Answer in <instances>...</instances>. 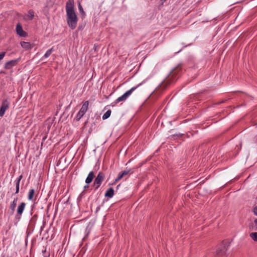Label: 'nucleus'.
Masks as SVG:
<instances>
[{
	"mask_svg": "<svg viewBox=\"0 0 257 257\" xmlns=\"http://www.w3.org/2000/svg\"><path fill=\"white\" fill-rule=\"evenodd\" d=\"M88 187V184H87L84 187V188L85 189Z\"/></svg>",
	"mask_w": 257,
	"mask_h": 257,
	"instance_id": "nucleus-29",
	"label": "nucleus"
},
{
	"mask_svg": "<svg viewBox=\"0 0 257 257\" xmlns=\"http://www.w3.org/2000/svg\"><path fill=\"white\" fill-rule=\"evenodd\" d=\"M181 70L182 68L180 65L177 66L172 70L166 80L164 81L166 87L174 83L179 78L181 74Z\"/></svg>",
	"mask_w": 257,
	"mask_h": 257,
	"instance_id": "nucleus-2",
	"label": "nucleus"
},
{
	"mask_svg": "<svg viewBox=\"0 0 257 257\" xmlns=\"http://www.w3.org/2000/svg\"><path fill=\"white\" fill-rule=\"evenodd\" d=\"M78 9H79L80 13L82 15H85V12L83 11V8H82V6L81 5L80 3H79L78 5Z\"/></svg>",
	"mask_w": 257,
	"mask_h": 257,
	"instance_id": "nucleus-23",
	"label": "nucleus"
},
{
	"mask_svg": "<svg viewBox=\"0 0 257 257\" xmlns=\"http://www.w3.org/2000/svg\"><path fill=\"white\" fill-rule=\"evenodd\" d=\"M104 178L105 175L103 172H100L98 173L93 183V186L94 187L95 190H97L99 188Z\"/></svg>",
	"mask_w": 257,
	"mask_h": 257,
	"instance_id": "nucleus-5",
	"label": "nucleus"
},
{
	"mask_svg": "<svg viewBox=\"0 0 257 257\" xmlns=\"http://www.w3.org/2000/svg\"><path fill=\"white\" fill-rule=\"evenodd\" d=\"M16 30L17 34L21 37H26L27 36V33L23 30L22 26L20 23H18L17 24Z\"/></svg>",
	"mask_w": 257,
	"mask_h": 257,
	"instance_id": "nucleus-10",
	"label": "nucleus"
},
{
	"mask_svg": "<svg viewBox=\"0 0 257 257\" xmlns=\"http://www.w3.org/2000/svg\"><path fill=\"white\" fill-rule=\"evenodd\" d=\"M181 135H174L173 136H177V137H179V136H181Z\"/></svg>",
	"mask_w": 257,
	"mask_h": 257,
	"instance_id": "nucleus-31",
	"label": "nucleus"
},
{
	"mask_svg": "<svg viewBox=\"0 0 257 257\" xmlns=\"http://www.w3.org/2000/svg\"><path fill=\"white\" fill-rule=\"evenodd\" d=\"M132 171V170H125L123 171L120 172L118 174L117 178L115 179L114 183L118 182L119 180H120L123 177L127 175L128 173Z\"/></svg>",
	"mask_w": 257,
	"mask_h": 257,
	"instance_id": "nucleus-11",
	"label": "nucleus"
},
{
	"mask_svg": "<svg viewBox=\"0 0 257 257\" xmlns=\"http://www.w3.org/2000/svg\"><path fill=\"white\" fill-rule=\"evenodd\" d=\"M53 52V48H51L49 50H48L45 53V54H44L43 57L44 58H48L49 56L51 55V54H52Z\"/></svg>",
	"mask_w": 257,
	"mask_h": 257,
	"instance_id": "nucleus-21",
	"label": "nucleus"
},
{
	"mask_svg": "<svg viewBox=\"0 0 257 257\" xmlns=\"http://www.w3.org/2000/svg\"><path fill=\"white\" fill-rule=\"evenodd\" d=\"M27 17V19L29 20H32L34 18V12L32 10H30L28 11Z\"/></svg>",
	"mask_w": 257,
	"mask_h": 257,
	"instance_id": "nucleus-17",
	"label": "nucleus"
},
{
	"mask_svg": "<svg viewBox=\"0 0 257 257\" xmlns=\"http://www.w3.org/2000/svg\"><path fill=\"white\" fill-rule=\"evenodd\" d=\"M21 58L19 57L18 59L12 60L9 61L5 63L4 68L7 70H9L12 69L13 67L16 66L19 61L20 60Z\"/></svg>",
	"mask_w": 257,
	"mask_h": 257,
	"instance_id": "nucleus-8",
	"label": "nucleus"
},
{
	"mask_svg": "<svg viewBox=\"0 0 257 257\" xmlns=\"http://www.w3.org/2000/svg\"><path fill=\"white\" fill-rule=\"evenodd\" d=\"M111 110H108L102 116V119L103 120L107 119L111 114Z\"/></svg>",
	"mask_w": 257,
	"mask_h": 257,
	"instance_id": "nucleus-19",
	"label": "nucleus"
},
{
	"mask_svg": "<svg viewBox=\"0 0 257 257\" xmlns=\"http://www.w3.org/2000/svg\"><path fill=\"white\" fill-rule=\"evenodd\" d=\"M23 176L22 175H21L15 181V185H16V192L15 194H18L20 190V184L21 180L23 178Z\"/></svg>",
	"mask_w": 257,
	"mask_h": 257,
	"instance_id": "nucleus-12",
	"label": "nucleus"
},
{
	"mask_svg": "<svg viewBox=\"0 0 257 257\" xmlns=\"http://www.w3.org/2000/svg\"><path fill=\"white\" fill-rule=\"evenodd\" d=\"M254 142L255 143L257 144V135L254 138Z\"/></svg>",
	"mask_w": 257,
	"mask_h": 257,
	"instance_id": "nucleus-27",
	"label": "nucleus"
},
{
	"mask_svg": "<svg viewBox=\"0 0 257 257\" xmlns=\"http://www.w3.org/2000/svg\"><path fill=\"white\" fill-rule=\"evenodd\" d=\"M229 246L227 241H223L216 250V254L218 256H223L226 254V251L227 250V248Z\"/></svg>",
	"mask_w": 257,
	"mask_h": 257,
	"instance_id": "nucleus-6",
	"label": "nucleus"
},
{
	"mask_svg": "<svg viewBox=\"0 0 257 257\" xmlns=\"http://www.w3.org/2000/svg\"><path fill=\"white\" fill-rule=\"evenodd\" d=\"M26 206V203L22 202L19 206L17 210V214H16L15 217L17 219H20L21 217L22 214L25 209Z\"/></svg>",
	"mask_w": 257,
	"mask_h": 257,
	"instance_id": "nucleus-9",
	"label": "nucleus"
},
{
	"mask_svg": "<svg viewBox=\"0 0 257 257\" xmlns=\"http://www.w3.org/2000/svg\"><path fill=\"white\" fill-rule=\"evenodd\" d=\"M10 104V103L8 99H5L3 101L0 108V117L4 116L6 111L9 108Z\"/></svg>",
	"mask_w": 257,
	"mask_h": 257,
	"instance_id": "nucleus-7",
	"label": "nucleus"
},
{
	"mask_svg": "<svg viewBox=\"0 0 257 257\" xmlns=\"http://www.w3.org/2000/svg\"><path fill=\"white\" fill-rule=\"evenodd\" d=\"M20 44L22 47L26 50H30L33 48V45L29 42L23 41Z\"/></svg>",
	"mask_w": 257,
	"mask_h": 257,
	"instance_id": "nucleus-15",
	"label": "nucleus"
},
{
	"mask_svg": "<svg viewBox=\"0 0 257 257\" xmlns=\"http://www.w3.org/2000/svg\"><path fill=\"white\" fill-rule=\"evenodd\" d=\"M47 138V136H45L43 138V140H42V142L41 143V145L42 146L43 143H44V141L45 140V139H46Z\"/></svg>",
	"mask_w": 257,
	"mask_h": 257,
	"instance_id": "nucleus-26",
	"label": "nucleus"
},
{
	"mask_svg": "<svg viewBox=\"0 0 257 257\" xmlns=\"http://www.w3.org/2000/svg\"><path fill=\"white\" fill-rule=\"evenodd\" d=\"M43 254L44 257H49L50 253L49 251H47L46 249L42 250Z\"/></svg>",
	"mask_w": 257,
	"mask_h": 257,
	"instance_id": "nucleus-22",
	"label": "nucleus"
},
{
	"mask_svg": "<svg viewBox=\"0 0 257 257\" xmlns=\"http://www.w3.org/2000/svg\"><path fill=\"white\" fill-rule=\"evenodd\" d=\"M115 105H116V104H114V101L113 102L111 103V105L112 106H115Z\"/></svg>",
	"mask_w": 257,
	"mask_h": 257,
	"instance_id": "nucleus-30",
	"label": "nucleus"
},
{
	"mask_svg": "<svg viewBox=\"0 0 257 257\" xmlns=\"http://www.w3.org/2000/svg\"><path fill=\"white\" fill-rule=\"evenodd\" d=\"M94 177V173L93 171L89 173L86 179H85V183L87 184H89L93 180Z\"/></svg>",
	"mask_w": 257,
	"mask_h": 257,
	"instance_id": "nucleus-13",
	"label": "nucleus"
},
{
	"mask_svg": "<svg viewBox=\"0 0 257 257\" xmlns=\"http://www.w3.org/2000/svg\"><path fill=\"white\" fill-rule=\"evenodd\" d=\"M89 101H85L83 102L81 108L80 110L77 113L74 119L78 121L80 120V119L84 116L85 113L87 112L89 105Z\"/></svg>",
	"mask_w": 257,
	"mask_h": 257,
	"instance_id": "nucleus-4",
	"label": "nucleus"
},
{
	"mask_svg": "<svg viewBox=\"0 0 257 257\" xmlns=\"http://www.w3.org/2000/svg\"><path fill=\"white\" fill-rule=\"evenodd\" d=\"M35 194V190L34 189H32L29 191L28 194V199L30 200H32L34 197V195Z\"/></svg>",
	"mask_w": 257,
	"mask_h": 257,
	"instance_id": "nucleus-18",
	"label": "nucleus"
},
{
	"mask_svg": "<svg viewBox=\"0 0 257 257\" xmlns=\"http://www.w3.org/2000/svg\"><path fill=\"white\" fill-rule=\"evenodd\" d=\"M114 194V191L113 188L110 187L106 190V191L105 193V197H108L109 198H111L113 196Z\"/></svg>",
	"mask_w": 257,
	"mask_h": 257,
	"instance_id": "nucleus-14",
	"label": "nucleus"
},
{
	"mask_svg": "<svg viewBox=\"0 0 257 257\" xmlns=\"http://www.w3.org/2000/svg\"><path fill=\"white\" fill-rule=\"evenodd\" d=\"M249 236L253 241L257 242V232H252V233H250Z\"/></svg>",
	"mask_w": 257,
	"mask_h": 257,
	"instance_id": "nucleus-20",
	"label": "nucleus"
},
{
	"mask_svg": "<svg viewBox=\"0 0 257 257\" xmlns=\"http://www.w3.org/2000/svg\"><path fill=\"white\" fill-rule=\"evenodd\" d=\"M255 224L257 226V219H255L254 221Z\"/></svg>",
	"mask_w": 257,
	"mask_h": 257,
	"instance_id": "nucleus-28",
	"label": "nucleus"
},
{
	"mask_svg": "<svg viewBox=\"0 0 257 257\" xmlns=\"http://www.w3.org/2000/svg\"><path fill=\"white\" fill-rule=\"evenodd\" d=\"M6 55V52H3L0 53V61L4 58Z\"/></svg>",
	"mask_w": 257,
	"mask_h": 257,
	"instance_id": "nucleus-24",
	"label": "nucleus"
},
{
	"mask_svg": "<svg viewBox=\"0 0 257 257\" xmlns=\"http://www.w3.org/2000/svg\"><path fill=\"white\" fill-rule=\"evenodd\" d=\"M144 83V81H143L142 82L138 84L137 86L133 87L130 90L126 91L122 95L118 97L114 101V104H116L118 103L121 102V101H125L127 99V98L132 94L133 91H134L138 87L141 86Z\"/></svg>",
	"mask_w": 257,
	"mask_h": 257,
	"instance_id": "nucleus-3",
	"label": "nucleus"
},
{
	"mask_svg": "<svg viewBox=\"0 0 257 257\" xmlns=\"http://www.w3.org/2000/svg\"><path fill=\"white\" fill-rule=\"evenodd\" d=\"M253 212L257 216V205L253 209Z\"/></svg>",
	"mask_w": 257,
	"mask_h": 257,
	"instance_id": "nucleus-25",
	"label": "nucleus"
},
{
	"mask_svg": "<svg viewBox=\"0 0 257 257\" xmlns=\"http://www.w3.org/2000/svg\"><path fill=\"white\" fill-rule=\"evenodd\" d=\"M18 200V198L16 197L14 199V200L10 203V208L12 210V213H13L15 210Z\"/></svg>",
	"mask_w": 257,
	"mask_h": 257,
	"instance_id": "nucleus-16",
	"label": "nucleus"
},
{
	"mask_svg": "<svg viewBox=\"0 0 257 257\" xmlns=\"http://www.w3.org/2000/svg\"><path fill=\"white\" fill-rule=\"evenodd\" d=\"M66 20L69 27L72 30L75 29L77 25L78 18L74 11L73 0H68L66 5Z\"/></svg>",
	"mask_w": 257,
	"mask_h": 257,
	"instance_id": "nucleus-1",
	"label": "nucleus"
}]
</instances>
